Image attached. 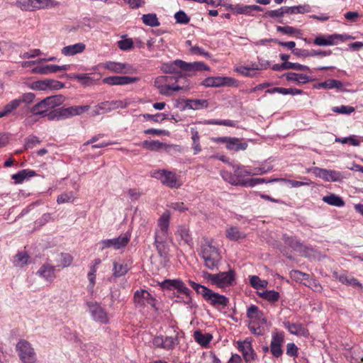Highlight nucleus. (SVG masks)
<instances>
[{
    "label": "nucleus",
    "instance_id": "nucleus-19",
    "mask_svg": "<svg viewBox=\"0 0 363 363\" xmlns=\"http://www.w3.org/2000/svg\"><path fill=\"white\" fill-rule=\"evenodd\" d=\"M238 349L242 352L244 359L247 363H250L255 359V351L252 349L251 341L248 339L242 342H238Z\"/></svg>",
    "mask_w": 363,
    "mask_h": 363
},
{
    "label": "nucleus",
    "instance_id": "nucleus-23",
    "mask_svg": "<svg viewBox=\"0 0 363 363\" xmlns=\"http://www.w3.org/2000/svg\"><path fill=\"white\" fill-rule=\"evenodd\" d=\"M247 316L248 318L251 319V320H254L255 322L257 320L262 325L267 323V319L264 313L255 305H252L247 308Z\"/></svg>",
    "mask_w": 363,
    "mask_h": 363
},
{
    "label": "nucleus",
    "instance_id": "nucleus-42",
    "mask_svg": "<svg viewBox=\"0 0 363 363\" xmlns=\"http://www.w3.org/2000/svg\"><path fill=\"white\" fill-rule=\"evenodd\" d=\"M57 261V266L65 268L70 266L73 261V257L69 253H60Z\"/></svg>",
    "mask_w": 363,
    "mask_h": 363
},
{
    "label": "nucleus",
    "instance_id": "nucleus-36",
    "mask_svg": "<svg viewBox=\"0 0 363 363\" xmlns=\"http://www.w3.org/2000/svg\"><path fill=\"white\" fill-rule=\"evenodd\" d=\"M247 147V143H240V140L237 138H230L226 148L229 150L240 151L245 150Z\"/></svg>",
    "mask_w": 363,
    "mask_h": 363
},
{
    "label": "nucleus",
    "instance_id": "nucleus-44",
    "mask_svg": "<svg viewBox=\"0 0 363 363\" xmlns=\"http://www.w3.org/2000/svg\"><path fill=\"white\" fill-rule=\"evenodd\" d=\"M258 69L257 66L256 67H247V66H240L235 68V71L240 74L245 76L253 77L256 75V71Z\"/></svg>",
    "mask_w": 363,
    "mask_h": 363
},
{
    "label": "nucleus",
    "instance_id": "nucleus-34",
    "mask_svg": "<svg viewBox=\"0 0 363 363\" xmlns=\"http://www.w3.org/2000/svg\"><path fill=\"white\" fill-rule=\"evenodd\" d=\"M333 277L344 284L356 286H361V284L358 281L357 279L353 277H349L346 274H339L337 272H335L333 273Z\"/></svg>",
    "mask_w": 363,
    "mask_h": 363
},
{
    "label": "nucleus",
    "instance_id": "nucleus-47",
    "mask_svg": "<svg viewBox=\"0 0 363 363\" xmlns=\"http://www.w3.org/2000/svg\"><path fill=\"white\" fill-rule=\"evenodd\" d=\"M259 296L261 298H262L269 302H272V303L277 302L279 299V297H280L279 294L277 291H275L274 290H272V291L267 290L265 291L259 293Z\"/></svg>",
    "mask_w": 363,
    "mask_h": 363
},
{
    "label": "nucleus",
    "instance_id": "nucleus-29",
    "mask_svg": "<svg viewBox=\"0 0 363 363\" xmlns=\"http://www.w3.org/2000/svg\"><path fill=\"white\" fill-rule=\"evenodd\" d=\"M33 11L54 8L60 5L55 0H33Z\"/></svg>",
    "mask_w": 363,
    "mask_h": 363
},
{
    "label": "nucleus",
    "instance_id": "nucleus-58",
    "mask_svg": "<svg viewBox=\"0 0 363 363\" xmlns=\"http://www.w3.org/2000/svg\"><path fill=\"white\" fill-rule=\"evenodd\" d=\"M74 200V194L72 191H70L69 193H64L58 196L57 199V202L59 204L67 203V202H72Z\"/></svg>",
    "mask_w": 363,
    "mask_h": 363
},
{
    "label": "nucleus",
    "instance_id": "nucleus-16",
    "mask_svg": "<svg viewBox=\"0 0 363 363\" xmlns=\"http://www.w3.org/2000/svg\"><path fill=\"white\" fill-rule=\"evenodd\" d=\"M138 80V77H131L128 76H113L104 78L103 79V82L111 86L126 85L137 82Z\"/></svg>",
    "mask_w": 363,
    "mask_h": 363
},
{
    "label": "nucleus",
    "instance_id": "nucleus-52",
    "mask_svg": "<svg viewBox=\"0 0 363 363\" xmlns=\"http://www.w3.org/2000/svg\"><path fill=\"white\" fill-rule=\"evenodd\" d=\"M33 0H16L15 4L16 7L23 11H33Z\"/></svg>",
    "mask_w": 363,
    "mask_h": 363
},
{
    "label": "nucleus",
    "instance_id": "nucleus-18",
    "mask_svg": "<svg viewBox=\"0 0 363 363\" xmlns=\"http://www.w3.org/2000/svg\"><path fill=\"white\" fill-rule=\"evenodd\" d=\"M290 277L296 281L301 282L303 281H306L307 283H305V284L308 285V286H311L313 284V290L318 291L321 288L320 285L317 284L315 280L310 279L309 274L301 272L298 270L291 271Z\"/></svg>",
    "mask_w": 363,
    "mask_h": 363
},
{
    "label": "nucleus",
    "instance_id": "nucleus-25",
    "mask_svg": "<svg viewBox=\"0 0 363 363\" xmlns=\"http://www.w3.org/2000/svg\"><path fill=\"white\" fill-rule=\"evenodd\" d=\"M55 269L50 264H43L38 271V274L48 281H52L56 277Z\"/></svg>",
    "mask_w": 363,
    "mask_h": 363
},
{
    "label": "nucleus",
    "instance_id": "nucleus-24",
    "mask_svg": "<svg viewBox=\"0 0 363 363\" xmlns=\"http://www.w3.org/2000/svg\"><path fill=\"white\" fill-rule=\"evenodd\" d=\"M284 76L287 81L294 82H296L298 84H303L313 81V78L304 74L289 72L285 74Z\"/></svg>",
    "mask_w": 363,
    "mask_h": 363
},
{
    "label": "nucleus",
    "instance_id": "nucleus-56",
    "mask_svg": "<svg viewBox=\"0 0 363 363\" xmlns=\"http://www.w3.org/2000/svg\"><path fill=\"white\" fill-rule=\"evenodd\" d=\"M28 258L29 257L26 253L19 252L14 258V264L17 267H23L27 264Z\"/></svg>",
    "mask_w": 363,
    "mask_h": 363
},
{
    "label": "nucleus",
    "instance_id": "nucleus-6",
    "mask_svg": "<svg viewBox=\"0 0 363 363\" xmlns=\"http://www.w3.org/2000/svg\"><path fill=\"white\" fill-rule=\"evenodd\" d=\"M89 109V106H73L68 108H58L51 118H57V121L69 118L75 116H79Z\"/></svg>",
    "mask_w": 363,
    "mask_h": 363
},
{
    "label": "nucleus",
    "instance_id": "nucleus-50",
    "mask_svg": "<svg viewBox=\"0 0 363 363\" xmlns=\"http://www.w3.org/2000/svg\"><path fill=\"white\" fill-rule=\"evenodd\" d=\"M128 270L129 268L126 264L118 262L113 263V275L115 277H118L123 276L128 272Z\"/></svg>",
    "mask_w": 363,
    "mask_h": 363
},
{
    "label": "nucleus",
    "instance_id": "nucleus-46",
    "mask_svg": "<svg viewBox=\"0 0 363 363\" xmlns=\"http://www.w3.org/2000/svg\"><path fill=\"white\" fill-rule=\"evenodd\" d=\"M284 326L291 334L302 335L305 332V329L301 324H294L286 322L284 323Z\"/></svg>",
    "mask_w": 363,
    "mask_h": 363
},
{
    "label": "nucleus",
    "instance_id": "nucleus-53",
    "mask_svg": "<svg viewBox=\"0 0 363 363\" xmlns=\"http://www.w3.org/2000/svg\"><path fill=\"white\" fill-rule=\"evenodd\" d=\"M21 106V101L17 99H14L6 104L4 108H5L7 113L9 115L14 113L17 108Z\"/></svg>",
    "mask_w": 363,
    "mask_h": 363
},
{
    "label": "nucleus",
    "instance_id": "nucleus-8",
    "mask_svg": "<svg viewBox=\"0 0 363 363\" xmlns=\"http://www.w3.org/2000/svg\"><path fill=\"white\" fill-rule=\"evenodd\" d=\"M163 287L172 289H176L179 293L183 294L185 296L184 303L187 305H190L192 302L191 296V290L187 288L185 284L179 279H168L165 280L163 284Z\"/></svg>",
    "mask_w": 363,
    "mask_h": 363
},
{
    "label": "nucleus",
    "instance_id": "nucleus-12",
    "mask_svg": "<svg viewBox=\"0 0 363 363\" xmlns=\"http://www.w3.org/2000/svg\"><path fill=\"white\" fill-rule=\"evenodd\" d=\"M352 38V36L347 34H333L329 35L327 37L320 35L315 38L313 43L319 46L333 45L337 43V40L345 41Z\"/></svg>",
    "mask_w": 363,
    "mask_h": 363
},
{
    "label": "nucleus",
    "instance_id": "nucleus-55",
    "mask_svg": "<svg viewBox=\"0 0 363 363\" xmlns=\"http://www.w3.org/2000/svg\"><path fill=\"white\" fill-rule=\"evenodd\" d=\"M106 113H108V111L107 104L106 101H104L94 106L91 112V116H96Z\"/></svg>",
    "mask_w": 363,
    "mask_h": 363
},
{
    "label": "nucleus",
    "instance_id": "nucleus-43",
    "mask_svg": "<svg viewBox=\"0 0 363 363\" xmlns=\"http://www.w3.org/2000/svg\"><path fill=\"white\" fill-rule=\"evenodd\" d=\"M304 180L305 181H303V182H300V181L291 180V179H284V178H279V179H272L269 182H277V181L284 182L290 184L291 187H295V188L300 187L302 186H309L310 184H312V182H311L307 178H304Z\"/></svg>",
    "mask_w": 363,
    "mask_h": 363
},
{
    "label": "nucleus",
    "instance_id": "nucleus-15",
    "mask_svg": "<svg viewBox=\"0 0 363 363\" xmlns=\"http://www.w3.org/2000/svg\"><path fill=\"white\" fill-rule=\"evenodd\" d=\"M175 235L180 245H187L190 248L193 246V238L189 227L179 225L177 229Z\"/></svg>",
    "mask_w": 363,
    "mask_h": 363
},
{
    "label": "nucleus",
    "instance_id": "nucleus-2",
    "mask_svg": "<svg viewBox=\"0 0 363 363\" xmlns=\"http://www.w3.org/2000/svg\"><path fill=\"white\" fill-rule=\"evenodd\" d=\"M200 255L203 259L204 265L209 269H218L221 260V255L217 247L213 245V241L208 238H203L200 250Z\"/></svg>",
    "mask_w": 363,
    "mask_h": 363
},
{
    "label": "nucleus",
    "instance_id": "nucleus-54",
    "mask_svg": "<svg viewBox=\"0 0 363 363\" xmlns=\"http://www.w3.org/2000/svg\"><path fill=\"white\" fill-rule=\"evenodd\" d=\"M235 175L238 179H244L245 177L252 175V171L250 169H247V167L244 166H238L235 169Z\"/></svg>",
    "mask_w": 363,
    "mask_h": 363
},
{
    "label": "nucleus",
    "instance_id": "nucleus-57",
    "mask_svg": "<svg viewBox=\"0 0 363 363\" xmlns=\"http://www.w3.org/2000/svg\"><path fill=\"white\" fill-rule=\"evenodd\" d=\"M118 47L123 50H130L133 48V41L131 38H125L118 42Z\"/></svg>",
    "mask_w": 363,
    "mask_h": 363
},
{
    "label": "nucleus",
    "instance_id": "nucleus-48",
    "mask_svg": "<svg viewBox=\"0 0 363 363\" xmlns=\"http://www.w3.org/2000/svg\"><path fill=\"white\" fill-rule=\"evenodd\" d=\"M250 285L255 289H264L267 286L268 282L266 280H262L258 276H251L250 277Z\"/></svg>",
    "mask_w": 363,
    "mask_h": 363
},
{
    "label": "nucleus",
    "instance_id": "nucleus-62",
    "mask_svg": "<svg viewBox=\"0 0 363 363\" xmlns=\"http://www.w3.org/2000/svg\"><path fill=\"white\" fill-rule=\"evenodd\" d=\"M332 111L335 113L340 114H350L351 113L354 111V108L349 106H341L339 107H333L332 108Z\"/></svg>",
    "mask_w": 363,
    "mask_h": 363
},
{
    "label": "nucleus",
    "instance_id": "nucleus-61",
    "mask_svg": "<svg viewBox=\"0 0 363 363\" xmlns=\"http://www.w3.org/2000/svg\"><path fill=\"white\" fill-rule=\"evenodd\" d=\"M277 30L286 35H295L300 33V30L291 26H277Z\"/></svg>",
    "mask_w": 363,
    "mask_h": 363
},
{
    "label": "nucleus",
    "instance_id": "nucleus-4",
    "mask_svg": "<svg viewBox=\"0 0 363 363\" xmlns=\"http://www.w3.org/2000/svg\"><path fill=\"white\" fill-rule=\"evenodd\" d=\"M151 177L160 180L163 185L171 189H179L183 184L179 176L174 172L164 169L152 171Z\"/></svg>",
    "mask_w": 363,
    "mask_h": 363
},
{
    "label": "nucleus",
    "instance_id": "nucleus-32",
    "mask_svg": "<svg viewBox=\"0 0 363 363\" xmlns=\"http://www.w3.org/2000/svg\"><path fill=\"white\" fill-rule=\"evenodd\" d=\"M169 220L170 213L169 211H166L162 214V216L158 219L157 228H156V230L168 232L169 226Z\"/></svg>",
    "mask_w": 363,
    "mask_h": 363
},
{
    "label": "nucleus",
    "instance_id": "nucleus-60",
    "mask_svg": "<svg viewBox=\"0 0 363 363\" xmlns=\"http://www.w3.org/2000/svg\"><path fill=\"white\" fill-rule=\"evenodd\" d=\"M174 18L177 23L187 24L190 21V18L183 11H179L174 14Z\"/></svg>",
    "mask_w": 363,
    "mask_h": 363
},
{
    "label": "nucleus",
    "instance_id": "nucleus-37",
    "mask_svg": "<svg viewBox=\"0 0 363 363\" xmlns=\"http://www.w3.org/2000/svg\"><path fill=\"white\" fill-rule=\"evenodd\" d=\"M342 83L336 79H329L328 81L320 82L313 85V88L315 89H341L342 87Z\"/></svg>",
    "mask_w": 363,
    "mask_h": 363
},
{
    "label": "nucleus",
    "instance_id": "nucleus-63",
    "mask_svg": "<svg viewBox=\"0 0 363 363\" xmlns=\"http://www.w3.org/2000/svg\"><path fill=\"white\" fill-rule=\"evenodd\" d=\"M231 9L237 14L252 15L250 13V6L235 5V6L231 7Z\"/></svg>",
    "mask_w": 363,
    "mask_h": 363
},
{
    "label": "nucleus",
    "instance_id": "nucleus-11",
    "mask_svg": "<svg viewBox=\"0 0 363 363\" xmlns=\"http://www.w3.org/2000/svg\"><path fill=\"white\" fill-rule=\"evenodd\" d=\"M133 301L137 307H145L150 306L155 308L156 299L147 291L144 289L137 290L133 296Z\"/></svg>",
    "mask_w": 363,
    "mask_h": 363
},
{
    "label": "nucleus",
    "instance_id": "nucleus-59",
    "mask_svg": "<svg viewBox=\"0 0 363 363\" xmlns=\"http://www.w3.org/2000/svg\"><path fill=\"white\" fill-rule=\"evenodd\" d=\"M48 79L44 80H39L36 82H33L30 87L33 90H40V91H45L48 89Z\"/></svg>",
    "mask_w": 363,
    "mask_h": 363
},
{
    "label": "nucleus",
    "instance_id": "nucleus-39",
    "mask_svg": "<svg viewBox=\"0 0 363 363\" xmlns=\"http://www.w3.org/2000/svg\"><path fill=\"white\" fill-rule=\"evenodd\" d=\"M283 240L284 241V243L289 246L290 247L293 248L295 250L301 251L303 245L302 243H301L300 240H298L296 238L293 236L287 235L286 234H284L283 235Z\"/></svg>",
    "mask_w": 363,
    "mask_h": 363
},
{
    "label": "nucleus",
    "instance_id": "nucleus-35",
    "mask_svg": "<svg viewBox=\"0 0 363 363\" xmlns=\"http://www.w3.org/2000/svg\"><path fill=\"white\" fill-rule=\"evenodd\" d=\"M226 237L232 241H238L245 238V234L237 227H230L226 230Z\"/></svg>",
    "mask_w": 363,
    "mask_h": 363
},
{
    "label": "nucleus",
    "instance_id": "nucleus-21",
    "mask_svg": "<svg viewBox=\"0 0 363 363\" xmlns=\"http://www.w3.org/2000/svg\"><path fill=\"white\" fill-rule=\"evenodd\" d=\"M234 280L235 272L233 270H229L225 272H220L216 274L215 285L219 287H225L231 285Z\"/></svg>",
    "mask_w": 363,
    "mask_h": 363
},
{
    "label": "nucleus",
    "instance_id": "nucleus-26",
    "mask_svg": "<svg viewBox=\"0 0 363 363\" xmlns=\"http://www.w3.org/2000/svg\"><path fill=\"white\" fill-rule=\"evenodd\" d=\"M86 48V45L83 43H78L74 45L64 47L61 52L65 56H72L82 52Z\"/></svg>",
    "mask_w": 363,
    "mask_h": 363
},
{
    "label": "nucleus",
    "instance_id": "nucleus-22",
    "mask_svg": "<svg viewBox=\"0 0 363 363\" xmlns=\"http://www.w3.org/2000/svg\"><path fill=\"white\" fill-rule=\"evenodd\" d=\"M104 67L116 73H129L132 69V66L128 63H121L117 62H106L104 64Z\"/></svg>",
    "mask_w": 363,
    "mask_h": 363
},
{
    "label": "nucleus",
    "instance_id": "nucleus-3",
    "mask_svg": "<svg viewBox=\"0 0 363 363\" xmlns=\"http://www.w3.org/2000/svg\"><path fill=\"white\" fill-rule=\"evenodd\" d=\"M189 284L204 299L209 302L214 307L222 306L225 308L228 304V298L223 295L213 292L208 288L197 284L191 280H189Z\"/></svg>",
    "mask_w": 363,
    "mask_h": 363
},
{
    "label": "nucleus",
    "instance_id": "nucleus-13",
    "mask_svg": "<svg viewBox=\"0 0 363 363\" xmlns=\"http://www.w3.org/2000/svg\"><path fill=\"white\" fill-rule=\"evenodd\" d=\"M87 306L89 308V312L94 320L102 324L108 323V318L107 313L99 303L96 302H88Z\"/></svg>",
    "mask_w": 363,
    "mask_h": 363
},
{
    "label": "nucleus",
    "instance_id": "nucleus-14",
    "mask_svg": "<svg viewBox=\"0 0 363 363\" xmlns=\"http://www.w3.org/2000/svg\"><path fill=\"white\" fill-rule=\"evenodd\" d=\"M236 81L228 77H208L205 79L202 84L206 87H218L224 85H235Z\"/></svg>",
    "mask_w": 363,
    "mask_h": 363
},
{
    "label": "nucleus",
    "instance_id": "nucleus-28",
    "mask_svg": "<svg viewBox=\"0 0 363 363\" xmlns=\"http://www.w3.org/2000/svg\"><path fill=\"white\" fill-rule=\"evenodd\" d=\"M220 175L225 181L228 182L232 185L245 186V179H238L235 172L234 174H232L228 171H221Z\"/></svg>",
    "mask_w": 363,
    "mask_h": 363
},
{
    "label": "nucleus",
    "instance_id": "nucleus-33",
    "mask_svg": "<svg viewBox=\"0 0 363 363\" xmlns=\"http://www.w3.org/2000/svg\"><path fill=\"white\" fill-rule=\"evenodd\" d=\"M36 175V173L33 170L30 169H23L16 174L11 176V178L15 180L16 184L22 183L26 178H30Z\"/></svg>",
    "mask_w": 363,
    "mask_h": 363
},
{
    "label": "nucleus",
    "instance_id": "nucleus-20",
    "mask_svg": "<svg viewBox=\"0 0 363 363\" xmlns=\"http://www.w3.org/2000/svg\"><path fill=\"white\" fill-rule=\"evenodd\" d=\"M177 64L180 65V69L186 72L209 70V67L202 62H186L180 60V62H177Z\"/></svg>",
    "mask_w": 363,
    "mask_h": 363
},
{
    "label": "nucleus",
    "instance_id": "nucleus-1",
    "mask_svg": "<svg viewBox=\"0 0 363 363\" xmlns=\"http://www.w3.org/2000/svg\"><path fill=\"white\" fill-rule=\"evenodd\" d=\"M64 100L62 95L48 96L41 100L30 108V112L34 116H39L42 118L47 117L48 120L53 121L57 118H51L55 113V108L62 104Z\"/></svg>",
    "mask_w": 363,
    "mask_h": 363
},
{
    "label": "nucleus",
    "instance_id": "nucleus-27",
    "mask_svg": "<svg viewBox=\"0 0 363 363\" xmlns=\"http://www.w3.org/2000/svg\"><path fill=\"white\" fill-rule=\"evenodd\" d=\"M142 145L144 148L151 151H159L162 149L167 150L172 147V145L161 143L159 140H144Z\"/></svg>",
    "mask_w": 363,
    "mask_h": 363
},
{
    "label": "nucleus",
    "instance_id": "nucleus-45",
    "mask_svg": "<svg viewBox=\"0 0 363 363\" xmlns=\"http://www.w3.org/2000/svg\"><path fill=\"white\" fill-rule=\"evenodd\" d=\"M142 20L144 24L150 27H157L160 24L155 13L144 14Z\"/></svg>",
    "mask_w": 363,
    "mask_h": 363
},
{
    "label": "nucleus",
    "instance_id": "nucleus-7",
    "mask_svg": "<svg viewBox=\"0 0 363 363\" xmlns=\"http://www.w3.org/2000/svg\"><path fill=\"white\" fill-rule=\"evenodd\" d=\"M130 235L128 233L113 239L103 240L99 242L100 250L113 248L116 250L125 247L129 242Z\"/></svg>",
    "mask_w": 363,
    "mask_h": 363
},
{
    "label": "nucleus",
    "instance_id": "nucleus-49",
    "mask_svg": "<svg viewBox=\"0 0 363 363\" xmlns=\"http://www.w3.org/2000/svg\"><path fill=\"white\" fill-rule=\"evenodd\" d=\"M178 344L177 336H165L163 337L162 349L166 350H172Z\"/></svg>",
    "mask_w": 363,
    "mask_h": 363
},
{
    "label": "nucleus",
    "instance_id": "nucleus-9",
    "mask_svg": "<svg viewBox=\"0 0 363 363\" xmlns=\"http://www.w3.org/2000/svg\"><path fill=\"white\" fill-rule=\"evenodd\" d=\"M317 177L322 178L325 182H340L343 179L341 172L335 170H328L320 167H313L308 169Z\"/></svg>",
    "mask_w": 363,
    "mask_h": 363
},
{
    "label": "nucleus",
    "instance_id": "nucleus-41",
    "mask_svg": "<svg viewBox=\"0 0 363 363\" xmlns=\"http://www.w3.org/2000/svg\"><path fill=\"white\" fill-rule=\"evenodd\" d=\"M177 62H180V60H176L173 62L162 64L161 70L164 73H178L179 69H180V65H178Z\"/></svg>",
    "mask_w": 363,
    "mask_h": 363
},
{
    "label": "nucleus",
    "instance_id": "nucleus-17",
    "mask_svg": "<svg viewBox=\"0 0 363 363\" xmlns=\"http://www.w3.org/2000/svg\"><path fill=\"white\" fill-rule=\"evenodd\" d=\"M69 65H65L62 66L48 65L45 66L34 67L31 72L33 74H48L50 73H55L58 71H67L69 69Z\"/></svg>",
    "mask_w": 363,
    "mask_h": 363
},
{
    "label": "nucleus",
    "instance_id": "nucleus-64",
    "mask_svg": "<svg viewBox=\"0 0 363 363\" xmlns=\"http://www.w3.org/2000/svg\"><path fill=\"white\" fill-rule=\"evenodd\" d=\"M168 238V232L155 230V242H166Z\"/></svg>",
    "mask_w": 363,
    "mask_h": 363
},
{
    "label": "nucleus",
    "instance_id": "nucleus-5",
    "mask_svg": "<svg viewBox=\"0 0 363 363\" xmlns=\"http://www.w3.org/2000/svg\"><path fill=\"white\" fill-rule=\"evenodd\" d=\"M16 350L23 363L36 362L37 357L35 350L27 340H20L16 345Z\"/></svg>",
    "mask_w": 363,
    "mask_h": 363
},
{
    "label": "nucleus",
    "instance_id": "nucleus-10",
    "mask_svg": "<svg viewBox=\"0 0 363 363\" xmlns=\"http://www.w3.org/2000/svg\"><path fill=\"white\" fill-rule=\"evenodd\" d=\"M174 79L171 76H159L155 79V86L159 89V92L165 96H169L171 91H179L182 87L178 85L168 84V80Z\"/></svg>",
    "mask_w": 363,
    "mask_h": 363
},
{
    "label": "nucleus",
    "instance_id": "nucleus-51",
    "mask_svg": "<svg viewBox=\"0 0 363 363\" xmlns=\"http://www.w3.org/2000/svg\"><path fill=\"white\" fill-rule=\"evenodd\" d=\"M284 67H286V69H295L298 71H308L310 73L312 72L309 67L298 63L284 62Z\"/></svg>",
    "mask_w": 363,
    "mask_h": 363
},
{
    "label": "nucleus",
    "instance_id": "nucleus-40",
    "mask_svg": "<svg viewBox=\"0 0 363 363\" xmlns=\"http://www.w3.org/2000/svg\"><path fill=\"white\" fill-rule=\"evenodd\" d=\"M108 111L111 112L117 108H125L130 104L129 99H125L124 101L116 100V101H106Z\"/></svg>",
    "mask_w": 363,
    "mask_h": 363
},
{
    "label": "nucleus",
    "instance_id": "nucleus-31",
    "mask_svg": "<svg viewBox=\"0 0 363 363\" xmlns=\"http://www.w3.org/2000/svg\"><path fill=\"white\" fill-rule=\"evenodd\" d=\"M194 337L203 347H207L213 338L210 333H203L200 330H196L194 333Z\"/></svg>",
    "mask_w": 363,
    "mask_h": 363
},
{
    "label": "nucleus",
    "instance_id": "nucleus-30",
    "mask_svg": "<svg viewBox=\"0 0 363 363\" xmlns=\"http://www.w3.org/2000/svg\"><path fill=\"white\" fill-rule=\"evenodd\" d=\"M185 106L189 109L199 110L207 108L208 102L205 99H187L185 101Z\"/></svg>",
    "mask_w": 363,
    "mask_h": 363
},
{
    "label": "nucleus",
    "instance_id": "nucleus-38",
    "mask_svg": "<svg viewBox=\"0 0 363 363\" xmlns=\"http://www.w3.org/2000/svg\"><path fill=\"white\" fill-rule=\"evenodd\" d=\"M323 201L330 206L337 207H342L345 205V201L342 199L334 194H330V195L323 196Z\"/></svg>",
    "mask_w": 363,
    "mask_h": 363
}]
</instances>
